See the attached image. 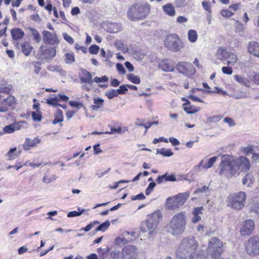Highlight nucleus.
Wrapping results in <instances>:
<instances>
[{"label": "nucleus", "instance_id": "nucleus-1", "mask_svg": "<svg viewBox=\"0 0 259 259\" xmlns=\"http://www.w3.org/2000/svg\"><path fill=\"white\" fill-rule=\"evenodd\" d=\"M198 249V243L194 237L184 238L181 241L176 254L178 259H188Z\"/></svg>", "mask_w": 259, "mask_h": 259}, {"label": "nucleus", "instance_id": "nucleus-2", "mask_svg": "<svg viewBox=\"0 0 259 259\" xmlns=\"http://www.w3.org/2000/svg\"><path fill=\"white\" fill-rule=\"evenodd\" d=\"M186 224V214L184 212H180L172 217L169 223L167 231L173 236H178L184 232Z\"/></svg>", "mask_w": 259, "mask_h": 259}, {"label": "nucleus", "instance_id": "nucleus-3", "mask_svg": "<svg viewBox=\"0 0 259 259\" xmlns=\"http://www.w3.org/2000/svg\"><path fill=\"white\" fill-rule=\"evenodd\" d=\"M161 218V214L159 210L154 212L148 216L147 221L142 224L141 230L143 232H147L149 237H153L156 234L157 225Z\"/></svg>", "mask_w": 259, "mask_h": 259}, {"label": "nucleus", "instance_id": "nucleus-4", "mask_svg": "<svg viewBox=\"0 0 259 259\" xmlns=\"http://www.w3.org/2000/svg\"><path fill=\"white\" fill-rule=\"evenodd\" d=\"M150 9L151 6L147 3H136L128 11V17L132 20L144 19L150 13Z\"/></svg>", "mask_w": 259, "mask_h": 259}, {"label": "nucleus", "instance_id": "nucleus-5", "mask_svg": "<svg viewBox=\"0 0 259 259\" xmlns=\"http://www.w3.org/2000/svg\"><path fill=\"white\" fill-rule=\"evenodd\" d=\"M234 159L229 156H223L220 165L219 175L226 178H232L237 171Z\"/></svg>", "mask_w": 259, "mask_h": 259}, {"label": "nucleus", "instance_id": "nucleus-6", "mask_svg": "<svg viewBox=\"0 0 259 259\" xmlns=\"http://www.w3.org/2000/svg\"><path fill=\"white\" fill-rule=\"evenodd\" d=\"M112 259H139L138 248L133 245L125 246L120 253L112 252L111 254Z\"/></svg>", "mask_w": 259, "mask_h": 259}, {"label": "nucleus", "instance_id": "nucleus-7", "mask_svg": "<svg viewBox=\"0 0 259 259\" xmlns=\"http://www.w3.org/2000/svg\"><path fill=\"white\" fill-rule=\"evenodd\" d=\"M165 47L169 51L176 53L184 48V44L179 36L174 33L166 35L164 41Z\"/></svg>", "mask_w": 259, "mask_h": 259}, {"label": "nucleus", "instance_id": "nucleus-8", "mask_svg": "<svg viewBox=\"0 0 259 259\" xmlns=\"http://www.w3.org/2000/svg\"><path fill=\"white\" fill-rule=\"evenodd\" d=\"M246 197V194L244 192H239L230 195L227 200V205L232 208L240 210L245 205Z\"/></svg>", "mask_w": 259, "mask_h": 259}, {"label": "nucleus", "instance_id": "nucleus-9", "mask_svg": "<svg viewBox=\"0 0 259 259\" xmlns=\"http://www.w3.org/2000/svg\"><path fill=\"white\" fill-rule=\"evenodd\" d=\"M223 242L216 237L211 238L208 242V253L213 258L220 257L222 252Z\"/></svg>", "mask_w": 259, "mask_h": 259}, {"label": "nucleus", "instance_id": "nucleus-10", "mask_svg": "<svg viewBox=\"0 0 259 259\" xmlns=\"http://www.w3.org/2000/svg\"><path fill=\"white\" fill-rule=\"evenodd\" d=\"M245 250L250 255L255 256L259 254V236L249 238L246 243Z\"/></svg>", "mask_w": 259, "mask_h": 259}, {"label": "nucleus", "instance_id": "nucleus-11", "mask_svg": "<svg viewBox=\"0 0 259 259\" xmlns=\"http://www.w3.org/2000/svg\"><path fill=\"white\" fill-rule=\"evenodd\" d=\"M237 171L239 172H246L249 171L251 167V163L249 160L245 156H240L238 158L234 159Z\"/></svg>", "mask_w": 259, "mask_h": 259}, {"label": "nucleus", "instance_id": "nucleus-12", "mask_svg": "<svg viewBox=\"0 0 259 259\" xmlns=\"http://www.w3.org/2000/svg\"><path fill=\"white\" fill-rule=\"evenodd\" d=\"M176 69L179 73L184 74L186 76L192 75L195 72L193 65L187 62H179L176 66Z\"/></svg>", "mask_w": 259, "mask_h": 259}, {"label": "nucleus", "instance_id": "nucleus-13", "mask_svg": "<svg viewBox=\"0 0 259 259\" xmlns=\"http://www.w3.org/2000/svg\"><path fill=\"white\" fill-rule=\"evenodd\" d=\"M43 41L45 44L54 45L59 44V40L55 33L44 30L42 32Z\"/></svg>", "mask_w": 259, "mask_h": 259}, {"label": "nucleus", "instance_id": "nucleus-14", "mask_svg": "<svg viewBox=\"0 0 259 259\" xmlns=\"http://www.w3.org/2000/svg\"><path fill=\"white\" fill-rule=\"evenodd\" d=\"M254 221L251 219H249L245 221L240 229V232L242 235H249L254 230Z\"/></svg>", "mask_w": 259, "mask_h": 259}, {"label": "nucleus", "instance_id": "nucleus-15", "mask_svg": "<svg viewBox=\"0 0 259 259\" xmlns=\"http://www.w3.org/2000/svg\"><path fill=\"white\" fill-rule=\"evenodd\" d=\"M218 159L217 156L212 157L209 159H203L200 163L195 166L196 169L199 171L202 169H208L211 167Z\"/></svg>", "mask_w": 259, "mask_h": 259}, {"label": "nucleus", "instance_id": "nucleus-16", "mask_svg": "<svg viewBox=\"0 0 259 259\" xmlns=\"http://www.w3.org/2000/svg\"><path fill=\"white\" fill-rule=\"evenodd\" d=\"M39 50L45 59L47 60H52L56 54L55 47H50L47 49L45 46L42 45L40 46Z\"/></svg>", "mask_w": 259, "mask_h": 259}, {"label": "nucleus", "instance_id": "nucleus-17", "mask_svg": "<svg viewBox=\"0 0 259 259\" xmlns=\"http://www.w3.org/2000/svg\"><path fill=\"white\" fill-rule=\"evenodd\" d=\"M41 142V140L38 138H35L34 139H31L27 138L25 139V142L23 144L22 146L25 150H29L32 147H36L38 144Z\"/></svg>", "mask_w": 259, "mask_h": 259}, {"label": "nucleus", "instance_id": "nucleus-18", "mask_svg": "<svg viewBox=\"0 0 259 259\" xmlns=\"http://www.w3.org/2000/svg\"><path fill=\"white\" fill-rule=\"evenodd\" d=\"M14 102L15 98L13 96H9L4 99L2 103V106H0V112H7L9 109V107L13 105Z\"/></svg>", "mask_w": 259, "mask_h": 259}, {"label": "nucleus", "instance_id": "nucleus-19", "mask_svg": "<svg viewBox=\"0 0 259 259\" xmlns=\"http://www.w3.org/2000/svg\"><path fill=\"white\" fill-rule=\"evenodd\" d=\"M24 123V122H18L7 125L4 127V132L6 133H12L16 130L21 129L23 126L22 124Z\"/></svg>", "mask_w": 259, "mask_h": 259}, {"label": "nucleus", "instance_id": "nucleus-20", "mask_svg": "<svg viewBox=\"0 0 259 259\" xmlns=\"http://www.w3.org/2000/svg\"><path fill=\"white\" fill-rule=\"evenodd\" d=\"M80 80L82 83H87L91 85L93 82L91 73L85 69H82V75L80 77Z\"/></svg>", "mask_w": 259, "mask_h": 259}, {"label": "nucleus", "instance_id": "nucleus-21", "mask_svg": "<svg viewBox=\"0 0 259 259\" xmlns=\"http://www.w3.org/2000/svg\"><path fill=\"white\" fill-rule=\"evenodd\" d=\"M120 25L116 23L108 22L104 29L109 33H116L120 30Z\"/></svg>", "mask_w": 259, "mask_h": 259}, {"label": "nucleus", "instance_id": "nucleus-22", "mask_svg": "<svg viewBox=\"0 0 259 259\" xmlns=\"http://www.w3.org/2000/svg\"><path fill=\"white\" fill-rule=\"evenodd\" d=\"M248 49L250 54L259 57V44L258 42L256 41L249 42Z\"/></svg>", "mask_w": 259, "mask_h": 259}, {"label": "nucleus", "instance_id": "nucleus-23", "mask_svg": "<svg viewBox=\"0 0 259 259\" xmlns=\"http://www.w3.org/2000/svg\"><path fill=\"white\" fill-rule=\"evenodd\" d=\"M166 205L170 209H174L180 206L175 196L167 198L166 201Z\"/></svg>", "mask_w": 259, "mask_h": 259}, {"label": "nucleus", "instance_id": "nucleus-24", "mask_svg": "<svg viewBox=\"0 0 259 259\" xmlns=\"http://www.w3.org/2000/svg\"><path fill=\"white\" fill-rule=\"evenodd\" d=\"M190 195L189 192H186L184 193H180L177 195L175 196L178 202V204L182 206L184 204Z\"/></svg>", "mask_w": 259, "mask_h": 259}, {"label": "nucleus", "instance_id": "nucleus-25", "mask_svg": "<svg viewBox=\"0 0 259 259\" xmlns=\"http://www.w3.org/2000/svg\"><path fill=\"white\" fill-rule=\"evenodd\" d=\"M210 184V183H209L207 186L205 185L197 188L196 190H195L194 194L196 195L202 194L205 195H209L211 191V188L209 187Z\"/></svg>", "mask_w": 259, "mask_h": 259}, {"label": "nucleus", "instance_id": "nucleus-26", "mask_svg": "<svg viewBox=\"0 0 259 259\" xmlns=\"http://www.w3.org/2000/svg\"><path fill=\"white\" fill-rule=\"evenodd\" d=\"M188 259H207V257L203 250L198 249Z\"/></svg>", "mask_w": 259, "mask_h": 259}, {"label": "nucleus", "instance_id": "nucleus-27", "mask_svg": "<svg viewBox=\"0 0 259 259\" xmlns=\"http://www.w3.org/2000/svg\"><path fill=\"white\" fill-rule=\"evenodd\" d=\"M12 89V85L6 81H3L0 84V93L9 94Z\"/></svg>", "mask_w": 259, "mask_h": 259}, {"label": "nucleus", "instance_id": "nucleus-28", "mask_svg": "<svg viewBox=\"0 0 259 259\" xmlns=\"http://www.w3.org/2000/svg\"><path fill=\"white\" fill-rule=\"evenodd\" d=\"M11 35L13 38L17 40L22 38L24 35V32L20 28H14L11 30Z\"/></svg>", "mask_w": 259, "mask_h": 259}, {"label": "nucleus", "instance_id": "nucleus-29", "mask_svg": "<svg viewBox=\"0 0 259 259\" xmlns=\"http://www.w3.org/2000/svg\"><path fill=\"white\" fill-rule=\"evenodd\" d=\"M163 9L165 13L169 16H174L176 14V11L174 7L171 4H167L163 6Z\"/></svg>", "mask_w": 259, "mask_h": 259}, {"label": "nucleus", "instance_id": "nucleus-30", "mask_svg": "<svg viewBox=\"0 0 259 259\" xmlns=\"http://www.w3.org/2000/svg\"><path fill=\"white\" fill-rule=\"evenodd\" d=\"M21 153V151H17L16 147L11 148L7 153L6 155L10 160L14 159L19 156Z\"/></svg>", "mask_w": 259, "mask_h": 259}, {"label": "nucleus", "instance_id": "nucleus-31", "mask_svg": "<svg viewBox=\"0 0 259 259\" xmlns=\"http://www.w3.org/2000/svg\"><path fill=\"white\" fill-rule=\"evenodd\" d=\"M93 101L95 105L91 106L92 110L97 111L100 108L103 107L104 100L102 99L99 97L95 98Z\"/></svg>", "mask_w": 259, "mask_h": 259}, {"label": "nucleus", "instance_id": "nucleus-32", "mask_svg": "<svg viewBox=\"0 0 259 259\" xmlns=\"http://www.w3.org/2000/svg\"><path fill=\"white\" fill-rule=\"evenodd\" d=\"M33 48L28 42H25L21 45V50L24 54L28 56L32 51Z\"/></svg>", "mask_w": 259, "mask_h": 259}, {"label": "nucleus", "instance_id": "nucleus-33", "mask_svg": "<svg viewBox=\"0 0 259 259\" xmlns=\"http://www.w3.org/2000/svg\"><path fill=\"white\" fill-rule=\"evenodd\" d=\"M126 236H130L129 233L124 232L122 237H119L116 239V243L117 244H126L130 242L132 239L131 237L126 238Z\"/></svg>", "mask_w": 259, "mask_h": 259}, {"label": "nucleus", "instance_id": "nucleus-34", "mask_svg": "<svg viewBox=\"0 0 259 259\" xmlns=\"http://www.w3.org/2000/svg\"><path fill=\"white\" fill-rule=\"evenodd\" d=\"M188 38L191 42H195L198 38L196 31L193 29L189 30L188 32Z\"/></svg>", "mask_w": 259, "mask_h": 259}, {"label": "nucleus", "instance_id": "nucleus-35", "mask_svg": "<svg viewBox=\"0 0 259 259\" xmlns=\"http://www.w3.org/2000/svg\"><path fill=\"white\" fill-rule=\"evenodd\" d=\"M28 29L33 36V39L37 43H39L41 40V36L38 31L32 27H29Z\"/></svg>", "mask_w": 259, "mask_h": 259}, {"label": "nucleus", "instance_id": "nucleus-36", "mask_svg": "<svg viewBox=\"0 0 259 259\" xmlns=\"http://www.w3.org/2000/svg\"><path fill=\"white\" fill-rule=\"evenodd\" d=\"M234 78L239 83L242 84L247 87H250L249 80L245 77H242L239 75H235L234 76Z\"/></svg>", "mask_w": 259, "mask_h": 259}, {"label": "nucleus", "instance_id": "nucleus-37", "mask_svg": "<svg viewBox=\"0 0 259 259\" xmlns=\"http://www.w3.org/2000/svg\"><path fill=\"white\" fill-rule=\"evenodd\" d=\"M218 53L220 59L222 61L226 60L228 59V57H229V55L230 53L228 52V51L225 49L220 48Z\"/></svg>", "mask_w": 259, "mask_h": 259}, {"label": "nucleus", "instance_id": "nucleus-38", "mask_svg": "<svg viewBox=\"0 0 259 259\" xmlns=\"http://www.w3.org/2000/svg\"><path fill=\"white\" fill-rule=\"evenodd\" d=\"M156 154H159L166 157H169L172 156L174 153L170 149H165L163 148L161 149H157Z\"/></svg>", "mask_w": 259, "mask_h": 259}, {"label": "nucleus", "instance_id": "nucleus-39", "mask_svg": "<svg viewBox=\"0 0 259 259\" xmlns=\"http://www.w3.org/2000/svg\"><path fill=\"white\" fill-rule=\"evenodd\" d=\"M63 120V112L61 110H58L55 118L53 120L52 123L54 124H56L59 122H61Z\"/></svg>", "mask_w": 259, "mask_h": 259}, {"label": "nucleus", "instance_id": "nucleus-40", "mask_svg": "<svg viewBox=\"0 0 259 259\" xmlns=\"http://www.w3.org/2000/svg\"><path fill=\"white\" fill-rule=\"evenodd\" d=\"M32 118L35 121L39 122L41 121L42 116L39 110L37 109L35 111H32L31 112Z\"/></svg>", "mask_w": 259, "mask_h": 259}, {"label": "nucleus", "instance_id": "nucleus-41", "mask_svg": "<svg viewBox=\"0 0 259 259\" xmlns=\"http://www.w3.org/2000/svg\"><path fill=\"white\" fill-rule=\"evenodd\" d=\"M253 177L250 174H246L242 179V184L243 185H247L248 187H250L252 182Z\"/></svg>", "mask_w": 259, "mask_h": 259}, {"label": "nucleus", "instance_id": "nucleus-42", "mask_svg": "<svg viewBox=\"0 0 259 259\" xmlns=\"http://www.w3.org/2000/svg\"><path fill=\"white\" fill-rule=\"evenodd\" d=\"M110 222L106 221L104 223L100 225L96 229V231L105 232L110 226Z\"/></svg>", "mask_w": 259, "mask_h": 259}, {"label": "nucleus", "instance_id": "nucleus-43", "mask_svg": "<svg viewBox=\"0 0 259 259\" xmlns=\"http://www.w3.org/2000/svg\"><path fill=\"white\" fill-rule=\"evenodd\" d=\"M249 211L251 212H254L256 214H258V210H259V204L258 203H250L248 205Z\"/></svg>", "mask_w": 259, "mask_h": 259}, {"label": "nucleus", "instance_id": "nucleus-44", "mask_svg": "<svg viewBox=\"0 0 259 259\" xmlns=\"http://www.w3.org/2000/svg\"><path fill=\"white\" fill-rule=\"evenodd\" d=\"M184 109L188 114H192L199 111L200 108L199 107L190 106L189 107H184Z\"/></svg>", "mask_w": 259, "mask_h": 259}, {"label": "nucleus", "instance_id": "nucleus-45", "mask_svg": "<svg viewBox=\"0 0 259 259\" xmlns=\"http://www.w3.org/2000/svg\"><path fill=\"white\" fill-rule=\"evenodd\" d=\"M65 61L67 64H71L75 61L74 55L73 53H67L65 54Z\"/></svg>", "mask_w": 259, "mask_h": 259}, {"label": "nucleus", "instance_id": "nucleus-46", "mask_svg": "<svg viewBox=\"0 0 259 259\" xmlns=\"http://www.w3.org/2000/svg\"><path fill=\"white\" fill-rule=\"evenodd\" d=\"M127 78L130 81L134 83L139 84L140 83V78L134 74H130L127 75Z\"/></svg>", "mask_w": 259, "mask_h": 259}, {"label": "nucleus", "instance_id": "nucleus-47", "mask_svg": "<svg viewBox=\"0 0 259 259\" xmlns=\"http://www.w3.org/2000/svg\"><path fill=\"white\" fill-rule=\"evenodd\" d=\"M78 210L79 211L78 212L76 211H73L68 212L67 214V217L68 218H71L79 216L85 211L84 209H81L80 208H78Z\"/></svg>", "mask_w": 259, "mask_h": 259}, {"label": "nucleus", "instance_id": "nucleus-48", "mask_svg": "<svg viewBox=\"0 0 259 259\" xmlns=\"http://www.w3.org/2000/svg\"><path fill=\"white\" fill-rule=\"evenodd\" d=\"M160 67L164 71H172L174 70V66L165 63L161 64Z\"/></svg>", "mask_w": 259, "mask_h": 259}, {"label": "nucleus", "instance_id": "nucleus-49", "mask_svg": "<svg viewBox=\"0 0 259 259\" xmlns=\"http://www.w3.org/2000/svg\"><path fill=\"white\" fill-rule=\"evenodd\" d=\"M59 101V99H58V97H55L54 98H50L48 99L47 100V103L49 105H51L55 107H57L60 105V104L58 103Z\"/></svg>", "mask_w": 259, "mask_h": 259}, {"label": "nucleus", "instance_id": "nucleus-50", "mask_svg": "<svg viewBox=\"0 0 259 259\" xmlns=\"http://www.w3.org/2000/svg\"><path fill=\"white\" fill-rule=\"evenodd\" d=\"M155 186H156V183L153 182H151L149 184L148 187L147 188V189H146V191H145V193H146V195H149L153 191V189H154V187H155Z\"/></svg>", "mask_w": 259, "mask_h": 259}, {"label": "nucleus", "instance_id": "nucleus-51", "mask_svg": "<svg viewBox=\"0 0 259 259\" xmlns=\"http://www.w3.org/2000/svg\"><path fill=\"white\" fill-rule=\"evenodd\" d=\"M56 179L55 176L53 175L51 177L49 178L47 175H45L42 181L47 184L50 183L53 181H54Z\"/></svg>", "mask_w": 259, "mask_h": 259}, {"label": "nucleus", "instance_id": "nucleus-52", "mask_svg": "<svg viewBox=\"0 0 259 259\" xmlns=\"http://www.w3.org/2000/svg\"><path fill=\"white\" fill-rule=\"evenodd\" d=\"M99 49V47L97 45H92L89 48V51L90 54L95 55L98 54Z\"/></svg>", "mask_w": 259, "mask_h": 259}, {"label": "nucleus", "instance_id": "nucleus-53", "mask_svg": "<svg viewBox=\"0 0 259 259\" xmlns=\"http://www.w3.org/2000/svg\"><path fill=\"white\" fill-rule=\"evenodd\" d=\"M165 181L175 182L176 181V178L174 174L169 175L167 172L164 175Z\"/></svg>", "mask_w": 259, "mask_h": 259}, {"label": "nucleus", "instance_id": "nucleus-54", "mask_svg": "<svg viewBox=\"0 0 259 259\" xmlns=\"http://www.w3.org/2000/svg\"><path fill=\"white\" fill-rule=\"evenodd\" d=\"M109 79V78L107 76H103L101 77H95L94 78V81L96 83H99L102 82H107Z\"/></svg>", "mask_w": 259, "mask_h": 259}, {"label": "nucleus", "instance_id": "nucleus-55", "mask_svg": "<svg viewBox=\"0 0 259 259\" xmlns=\"http://www.w3.org/2000/svg\"><path fill=\"white\" fill-rule=\"evenodd\" d=\"M105 95L108 97L109 99H112L114 97H116V93L115 90L112 89L105 93Z\"/></svg>", "mask_w": 259, "mask_h": 259}, {"label": "nucleus", "instance_id": "nucleus-56", "mask_svg": "<svg viewBox=\"0 0 259 259\" xmlns=\"http://www.w3.org/2000/svg\"><path fill=\"white\" fill-rule=\"evenodd\" d=\"M69 104L72 107H76V108H77L78 109H80L81 107L83 106V105L82 103H79L78 102L74 101H70L69 102Z\"/></svg>", "mask_w": 259, "mask_h": 259}, {"label": "nucleus", "instance_id": "nucleus-57", "mask_svg": "<svg viewBox=\"0 0 259 259\" xmlns=\"http://www.w3.org/2000/svg\"><path fill=\"white\" fill-rule=\"evenodd\" d=\"M64 39L70 44H72L74 42L73 38L68 35L67 33H64L63 34Z\"/></svg>", "mask_w": 259, "mask_h": 259}, {"label": "nucleus", "instance_id": "nucleus-58", "mask_svg": "<svg viewBox=\"0 0 259 259\" xmlns=\"http://www.w3.org/2000/svg\"><path fill=\"white\" fill-rule=\"evenodd\" d=\"M221 14L224 17L230 18L233 15V13L228 10H223L221 11Z\"/></svg>", "mask_w": 259, "mask_h": 259}, {"label": "nucleus", "instance_id": "nucleus-59", "mask_svg": "<svg viewBox=\"0 0 259 259\" xmlns=\"http://www.w3.org/2000/svg\"><path fill=\"white\" fill-rule=\"evenodd\" d=\"M222 70L224 74L228 75H231L233 73L232 69L230 67H223Z\"/></svg>", "mask_w": 259, "mask_h": 259}, {"label": "nucleus", "instance_id": "nucleus-60", "mask_svg": "<svg viewBox=\"0 0 259 259\" xmlns=\"http://www.w3.org/2000/svg\"><path fill=\"white\" fill-rule=\"evenodd\" d=\"M203 210V207L202 206L196 207L194 209L193 211V215H200L202 213V210Z\"/></svg>", "mask_w": 259, "mask_h": 259}, {"label": "nucleus", "instance_id": "nucleus-61", "mask_svg": "<svg viewBox=\"0 0 259 259\" xmlns=\"http://www.w3.org/2000/svg\"><path fill=\"white\" fill-rule=\"evenodd\" d=\"M237 23L238 24L236 27V32L238 33L243 32L244 29L243 25L241 23H239L238 21H237Z\"/></svg>", "mask_w": 259, "mask_h": 259}, {"label": "nucleus", "instance_id": "nucleus-62", "mask_svg": "<svg viewBox=\"0 0 259 259\" xmlns=\"http://www.w3.org/2000/svg\"><path fill=\"white\" fill-rule=\"evenodd\" d=\"M116 69L119 72L122 74H124L125 73V70L121 64L117 63L116 64Z\"/></svg>", "mask_w": 259, "mask_h": 259}, {"label": "nucleus", "instance_id": "nucleus-63", "mask_svg": "<svg viewBox=\"0 0 259 259\" xmlns=\"http://www.w3.org/2000/svg\"><path fill=\"white\" fill-rule=\"evenodd\" d=\"M145 198V196L143 193H140L138 195H137L136 196H133L132 197V200H143Z\"/></svg>", "mask_w": 259, "mask_h": 259}, {"label": "nucleus", "instance_id": "nucleus-64", "mask_svg": "<svg viewBox=\"0 0 259 259\" xmlns=\"http://www.w3.org/2000/svg\"><path fill=\"white\" fill-rule=\"evenodd\" d=\"M220 117L219 116H214L212 117H209L207 118V121L209 122H215L220 120Z\"/></svg>", "mask_w": 259, "mask_h": 259}]
</instances>
